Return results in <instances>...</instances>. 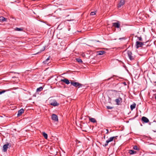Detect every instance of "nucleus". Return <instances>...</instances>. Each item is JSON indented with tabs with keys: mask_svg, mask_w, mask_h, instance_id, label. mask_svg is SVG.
Returning <instances> with one entry per match:
<instances>
[{
	"mask_svg": "<svg viewBox=\"0 0 156 156\" xmlns=\"http://www.w3.org/2000/svg\"><path fill=\"white\" fill-rule=\"evenodd\" d=\"M141 119L142 121L145 123H147L149 121V119L147 118L144 116H143L142 118Z\"/></svg>",
	"mask_w": 156,
	"mask_h": 156,
	"instance_id": "obj_11",
	"label": "nucleus"
},
{
	"mask_svg": "<svg viewBox=\"0 0 156 156\" xmlns=\"http://www.w3.org/2000/svg\"><path fill=\"white\" fill-rule=\"evenodd\" d=\"M107 108L108 109H112L113 108V107H110V106H107Z\"/></svg>",
	"mask_w": 156,
	"mask_h": 156,
	"instance_id": "obj_28",
	"label": "nucleus"
},
{
	"mask_svg": "<svg viewBox=\"0 0 156 156\" xmlns=\"http://www.w3.org/2000/svg\"><path fill=\"white\" fill-rule=\"evenodd\" d=\"M76 61L79 63H82L83 62L81 59L80 58H76Z\"/></svg>",
	"mask_w": 156,
	"mask_h": 156,
	"instance_id": "obj_22",
	"label": "nucleus"
},
{
	"mask_svg": "<svg viewBox=\"0 0 156 156\" xmlns=\"http://www.w3.org/2000/svg\"><path fill=\"white\" fill-rule=\"evenodd\" d=\"M90 121L93 123H95L97 122L96 120L94 118H91L90 117H89Z\"/></svg>",
	"mask_w": 156,
	"mask_h": 156,
	"instance_id": "obj_15",
	"label": "nucleus"
},
{
	"mask_svg": "<svg viewBox=\"0 0 156 156\" xmlns=\"http://www.w3.org/2000/svg\"><path fill=\"white\" fill-rule=\"evenodd\" d=\"M144 45V43L139 41H136V48L142 47Z\"/></svg>",
	"mask_w": 156,
	"mask_h": 156,
	"instance_id": "obj_4",
	"label": "nucleus"
},
{
	"mask_svg": "<svg viewBox=\"0 0 156 156\" xmlns=\"http://www.w3.org/2000/svg\"><path fill=\"white\" fill-rule=\"evenodd\" d=\"M96 14V12L95 11H93V12H90V15H91V16H93V15H95Z\"/></svg>",
	"mask_w": 156,
	"mask_h": 156,
	"instance_id": "obj_25",
	"label": "nucleus"
},
{
	"mask_svg": "<svg viewBox=\"0 0 156 156\" xmlns=\"http://www.w3.org/2000/svg\"><path fill=\"white\" fill-rule=\"evenodd\" d=\"M125 0H121L119 3L118 7V8H120L125 3Z\"/></svg>",
	"mask_w": 156,
	"mask_h": 156,
	"instance_id": "obj_8",
	"label": "nucleus"
},
{
	"mask_svg": "<svg viewBox=\"0 0 156 156\" xmlns=\"http://www.w3.org/2000/svg\"><path fill=\"white\" fill-rule=\"evenodd\" d=\"M9 146V147H10V146L8 144H5L3 145V151L4 152H5L7 151V149L8 148Z\"/></svg>",
	"mask_w": 156,
	"mask_h": 156,
	"instance_id": "obj_9",
	"label": "nucleus"
},
{
	"mask_svg": "<svg viewBox=\"0 0 156 156\" xmlns=\"http://www.w3.org/2000/svg\"><path fill=\"white\" fill-rule=\"evenodd\" d=\"M106 130L107 131V132H106V134H108L109 133L108 130L107 129H106Z\"/></svg>",
	"mask_w": 156,
	"mask_h": 156,
	"instance_id": "obj_29",
	"label": "nucleus"
},
{
	"mask_svg": "<svg viewBox=\"0 0 156 156\" xmlns=\"http://www.w3.org/2000/svg\"><path fill=\"white\" fill-rule=\"evenodd\" d=\"M105 52L104 51H97V54L98 55H101L105 54Z\"/></svg>",
	"mask_w": 156,
	"mask_h": 156,
	"instance_id": "obj_14",
	"label": "nucleus"
},
{
	"mask_svg": "<svg viewBox=\"0 0 156 156\" xmlns=\"http://www.w3.org/2000/svg\"><path fill=\"white\" fill-rule=\"evenodd\" d=\"M122 99L121 98H119L115 99V101L116 103V104L117 105H119L120 104V103L122 102Z\"/></svg>",
	"mask_w": 156,
	"mask_h": 156,
	"instance_id": "obj_10",
	"label": "nucleus"
},
{
	"mask_svg": "<svg viewBox=\"0 0 156 156\" xmlns=\"http://www.w3.org/2000/svg\"><path fill=\"white\" fill-rule=\"evenodd\" d=\"M155 99L156 100V94L155 95Z\"/></svg>",
	"mask_w": 156,
	"mask_h": 156,
	"instance_id": "obj_31",
	"label": "nucleus"
},
{
	"mask_svg": "<svg viewBox=\"0 0 156 156\" xmlns=\"http://www.w3.org/2000/svg\"><path fill=\"white\" fill-rule=\"evenodd\" d=\"M61 81L67 84H68L70 83L69 80L66 78H64V79H61Z\"/></svg>",
	"mask_w": 156,
	"mask_h": 156,
	"instance_id": "obj_12",
	"label": "nucleus"
},
{
	"mask_svg": "<svg viewBox=\"0 0 156 156\" xmlns=\"http://www.w3.org/2000/svg\"><path fill=\"white\" fill-rule=\"evenodd\" d=\"M50 58V56H49L47 58L45 61L43 62V63L44 64L48 63V61L49 60Z\"/></svg>",
	"mask_w": 156,
	"mask_h": 156,
	"instance_id": "obj_17",
	"label": "nucleus"
},
{
	"mask_svg": "<svg viewBox=\"0 0 156 156\" xmlns=\"http://www.w3.org/2000/svg\"><path fill=\"white\" fill-rule=\"evenodd\" d=\"M118 136H113L110 137L109 139H108L107 140L105 143V144L104 145V147H106L108 145V144L110 142L112 141L113 139L115 138H116V137H117Z\"/></svg>",
	"mask_w": 156,
	"mask_h": 156,
	"instance_id": "obj_2",
	"label": "nucleus"
},
{
	"mask_svg": "<svg viewBox=\"0 0 156 156\" xmlns=\"http://www.w3.org/2000/svg\"><path fill=\"white\" fill-rule=\"evenodd\" d=\"M15 30H16L17 31H22L23 30V29L21 28H19L18 27H16L15 29Z\"/></svg>",
	"mask_w": 156,
	"mask_h": 156,
	"instance_id": "obj_21",
	"label": "nucleus"
},
{
	"mask_svg": "<svg viewBox=\"0 0 156 156\" xmlns=\"http://www.w3.org/2000/svg\"><path fill=\"white\" fill-rule=\"evenodd\" d=\"M127 54L130 60H134L135 57L134 56H133L132 55V54L131 51H128L127 52Z\"/></svg>",
	"mask_w": 156,
	"mask_h": 156,
	"instance_id": "obj_3",
	"label": "nucleus"
},
{
	"mask_svg": "<svg viewBox=\"0 0 156 156\" xmlns=\"http://www.w3.org/2000/svg\"><path fill=\"white\" fill-rule=\"evenodd\" d=\"M50 104L54 106H58L59 105V104L55 100H53Z\"/></svg>",
	"mask_w": 156,
	"mask_h": 156,
	"instance_id": "obj_7",
	"label": "nucleus"
},
{
	"mask_svg": "<svg viewBox=\"0 0 156 156\" xmlns=\"http://www.w3.org/2000/svg\"><path fill=\"white\" fill-rule=\"evenodd\" d=\"M129 153L130 154H136V152L134 150H130L129 151Z\"/></svg>",
	"mask_w": 156,
	"mask_h": 156,
	"instance_id": "obj_18",
	"label": "nucleus"
},
{
	"mask_svg": "<svg viewBox=\"0 0 156 156\" xmlns=\"http://www.w3.org/2000/svg\"><path fill=\"white\" fill-rule=\"evenodd\" d=\"M42 134L45 139H47L48 135L47 133H46L44 132H42Z\"/></svg>",
	"mask_w": 156,
	"mask_h": 156,
	"instance_id": "obj_19",
	"label": "nucleus"
},
{
	"mask_svg": "<svg viewBox=\"0 0 156 156\" xmlns=\"http://www.w3.org/2000/svg\"><path fill=\"white\" fill-rule=\"evenodd\" d=\"M0 20H2V21H4L6 20V18L3 17H0Z\"/></svg>",
	"mask_w": 156,
	"mask_h": 156,
	"instance_id": "obj_23",
	"label": "nucleus"
},
{
	"mask_svg": "<svg viewBox=\"0 0 156 156\" xmlns=\"http://www.w3.org/2000/svg\"><path fill=\"white\" fill-rule=\"evenodd\" d=\"M112 25L113 27L115 28H119L120 27V24L119 23V21H117V22L113 23H112Z\"/></svg>",
	"mask_w": 156,
	"mask_h": 156,
	"instance_id": "obj_5",
	"label": "nucleus"
},
{
	"mask_svg": "<svg viewBox=\"0 0 156 156\" xmlns=\"http://www.w3.org/2000/svg\"><path fill=\"white\" fill-rule=\"evenodd\" d=\"M133 149L134 150L138 151L139 150V149L136 146H134L133 147Z\"/></svg>",
	"mask_w": 156,
	"mask_h": 156,
	"instance_id": "obj_24",
	"label": "nucleus"
},
{
	"mask_svg": "<svg viewBox=\"0 0 156 156\" xmlns=\"http://www.w3.org/2000/svg\"><path fill=\"white\" fill-rule=\"evenodd\" d=\"M111 78V77L110 78H108V79L107 80H110Z\"/></svg>",
	"mask_w": 156,
	"mask_h": 156,
	"instance_id": "obj_30",
	"label": "nucleus"
},
{
	"mask_svg": "<svg viewBox=\"0 0 156 156\" xmlns=\"http://www.w3.org/2000/svg\"><path fill=\"white\" fill-rule=\"evenodd\" d=\"M24 110L23 108H21L18 111L17 116H20L24 112Z\"/></svg>",
	"mask_w": 156,
	"mask_h": 156,
	"instance_id": "obj_13",
	"label": "nucleus"
},
{
	"mask_svg": "<svg viewBox=\"0 0 156 156\" xmlns=\"http://www.w3.org/2000/svg\"><path fill=\"white\" fill-rule=\"evenodd\" d=\"M7 90H3L2 91H0V94H1L5 92Z\"/></svg>",
	"mask_w": 156,
	"mask_h": 156,
	"instance_id": "obj_26",
	"label": "nucleus"
},
{
	"mask_svg": "<svg viewBox=\"0 0 156 156\" xmlns=\"http://www.w3.org/2000/svg\"><path fill=\"white\" fill-rule=\"evenodd\" d=\"M138 39V40L140 41H142V38L141 37H137Z\"/></svg>",
	"mask_w": 156,
	"mask_h": 156,
	"instance_id": "obj_27",
	"label": "nucleus"
},
{
	"mask_svg": "<svg viewBox=\"0 0 156 156\" xmlns=\"http://www.w3.org/2000/svg\"><path fill=\"white\" fill-rule=\"evenodd\" d=\"M71 84L75 87H78V88L81 87L83 85L81 84L80 83L78 82H71Z\"/></svg>",
	"mask_w": 156,
	"mask_h": 156,
	"instance_id": "obj_1",
	"label": "nucleus"
},
{
	"mask_svg": "<svg viewBox=\"0 0 156 156\" xmlns=\"http://www.w3.org/2000/svg\"><path fill=\"white\" fill-rule=\"evenodd\" d=\"M136 106V104L135 103H133V104L131 105L130 106V108L131 110H133L134 108H135Z\"/></svg>",
	"mask_w": 156,
	"mask_h": 156,
	"instance_id": "obj_16",
	"label": "nucleus"
},
{
	"mask_svg": "<svg viewBox=\"0 0 156 156\" xmlns=\"http://www.w3.org/2000/svg\"><path fill=\"white\" fill-rule=\"evenodd\" d=\"M105 136H104V138H105Z\"/></svg>",
	"mask_w": 156,
	"mask_h": 156,
	"instance_id": "obj_32",
	"label": "nucleus"
},
{
	"mask_svg": "<svg viewBox=\"0 0 156 156\" xmlns=\"http://www.w3.org/2000/svg\"><path fill=\"white\" fill-rule=\"evenodd\" d=\"M43 89V88L42 87H39L37 88V92H40Z\"/></svg>",
	"mask_w": 156,
	"mask_h": 156,
	"instance_id": "obj_20",
	"label": "nucleus"
},
{
	"mask_svg": "<svg viewBox=\"0 0 156 156\" xmlns=\"http://www.w3.org/2000/svg\"><path fill=\"white\" fill-rule=\"evenodd\" d=\"M52 120L55 121L57 122L58 121V116L55 114H53L51 115Z\"/></svg>",
	"mask_w": 156,
	"mask_h": 156,
	"instance_id": "obj_6",
	"label": "nucleus"
}]
</instances>
